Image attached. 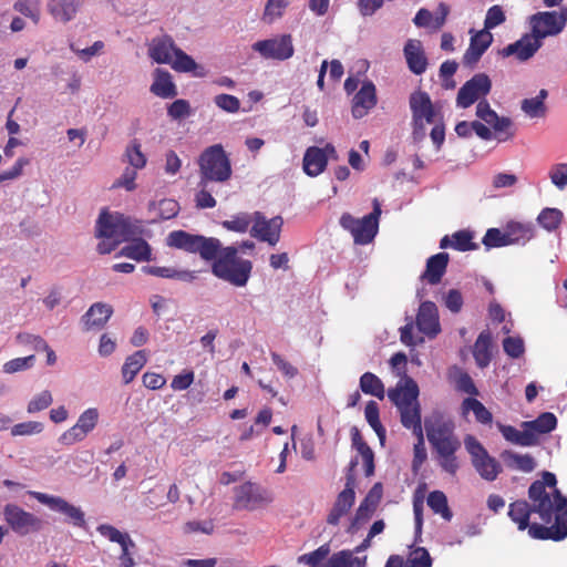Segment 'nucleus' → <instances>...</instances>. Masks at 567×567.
I'll use <instances>...</instances> for the list:
<instances>
[{"mask_svg": "<svg viewBox=\"0 0 567 567\" xmlns=\"http://www.w3.org/2000/svg\"><path fill=\"white\" fill-rule=\"evenodd\" d=\"M252 221V218L247 213H239L231 217L229 220H224L221 226L230 231L235 233H246Z\"/></svg>", "mask_w": 567, "mask_h": 567, "instance_id": "50", "label": "nucleus"}, {"mask_svg": "<svg viewBox=\"0 0 567 567\" xmlns=\"http://www.w3.org/2000/svg\"><path fill=\"white\" fill-rule=\"evenodd\" d=\"M458 64L454 60H446L440 66V78L445 89H454L455 81L452 79L456 73Z\"/></svg>", "mask_w": 567, "mask_h": 567, "instance_id": "59", "label": "nucleus"}, {"mask_svg": "<svg viewBox=\"0 0 567 567\" xmlns=\"http://www.w3.org/2000/svg\"><path fill=\"white\" fill-rule=\"evenodd\" d=\"M99 421V412L95 408L85 410L78 419L75 425H78L86 435L92 432Z\"/></svg>", "mask_w": 567, "mask_h": 567, "instance_id": "55", "label": "nucleus"}, {"mask_svg": "<svg viewBox=\"0 0 567 567\" xmlns=\"http://www.w3.org/2000/svg\"><path fill=\"white\" fill-rule=\"evenodd\" d=\"M16 341L18 344L23 346V347H29L30 349H32L37 352H40V351H42V349L47 348V341L42 337L31 334L28 332L19 333L16 337Z\"/></svg>", "mask_w": 567, "mask_h": 567, "instance_id": "57", "label": "nucleus"}, {"mask_svg": "<svg viewBox=\"0 0 567 567\" xmlns=\"http://www.w3.org/2000/svg\"><path fill=\"white\" fill-rule=\"evenodd\" d=\"M112 315V306L104 302H95L82 317L83 329L85 331L101 330L105 327Z\"/></svg>", "mask_w": 567, "mask_h": 567, "instance_id": "24", "label": "nucleus"}, {"mask_svg": "<svg viewBox=\"0 0 567 567\" xmlns=\"http://www.w3.org/2000/svg\"><path fill=\"white\" fill-rule=\"evenodd\" d=\"M151 92L162 99H172L177 95L176 85L168 71L162 69L155 70Z\"/></svg>", "mask_w": 567, "mask_h": 567, "instance_id": "29", "label": "nucleus"}, {"mask_svg": "<svg viewBox=\"0 0 567 567\" xmlns=\"http://www.w3.org/2000/svg\"><path fill=\"white\" fill-rule=\"evenodd\" d=\"M449 260L450 257L447 252H439L436 255L431 256L426 260V267L424 272L421 275V280H425L430 285L440 284L442 277L446 272Z\"/></svg>", "mask_w": 567, "mask_h": 567, "instance_id": "26", "label": "nucleus"}, {"mask_svg": "<svg viewBox=\"0 0 567 567\" xmlns=\"http://www.w3.org/2000/svg\"><path fill=\"white\" fill-rule=\"evenodd\" d=\"M234 492V508L237 511H254L269 502L264 492L250 482L236 486Z\"/></svg>", "mask_w": 567, "mask_h": 567, "instance_id": "17", "label": "nucleus"}, {"mask_svg": "<svg viewBox=\"0 0 567 567\" xmlns=\"http://www.w3.org/2000/svg\"><path fill=\"white\" fill-rule=\"evenodd\" d=\"M491 127L494 130L495 138L498 142L509 141L516 134L514 123H513L512 118H509L507 116H497V120L495 122H493Z\"/></svg>", "mask_w": 567, "mask_h": 567, "instance_id": "46", "label": "nucleus"}, {"mask_svg": "<svg viewBox=\"0 0 567 567\" xmlns=\"http://www.w3.org/2000/svg\"><path fill=\"white\" fill-rule=\"evenodd\" d=\"M427 505L434 514L441 515L445 520L452 519V511L447 504V497L442 491H433L427 496Z\"/></svg>", "mask_w": 567, "mask_h": 567, "instance_id": "42", "label": "nucleus"}, {"mask_svg": "<svg viewBox=\"0 0 567 567\" xmlns=\"http://www.w3.org/2000/svg\"><path fill=\"white\" fill-rule=\"evenodd\" d=\"M199 185L205 183H225L233 174L231 162L221 144L205 148L198 158Z\"/></svg>", "mask_w": 567, "mask_h": 567, "instance_id": "6", "label": "nucleus"}, {"mask_svg": "<svg viewBox=\"0 0 567 567\" xmlns=\"http://www.w3.org/2000/svg\"><path fill=\"white\" fill-rule=\"evenodd\" d=\"M147 362V354L145 350L135 351L128 355L122 367V377L124 384L131 383L136 374Z\"/></svg>", "mask_w": 567, "mask_h": 567, "instance_id": "36", "label": "nucleus"}, {"mask_svg": "<svg viewBox=\"0 0 567 567\" xmlns=\"http://www.w3.org/2000/svg\"><path fill=\"white\" fill-rule=\"evenodd\" d=\"M497 426L504 439L513 444L519 446H534L537 444V437L527 427H523V431H519L513 425L499 423Z\"/></svg>", "mask_w": 567, "mask_h": 567, "instance_id": "32", "label": "nucleus"}, {"mask_svg": "<svg viewBox=\"0 0 567 567\" xmlns=\"http://www.w3.org/2000/svg\"><path fill=\"white\" fill-rule=\"evenodd\" d=\"M3 515L10 528L19 535H28L31 532H37L42 525L39 517L14 504L6 505Z\"/></svg>", "mask_w": 567, "mask_h": 567, "instance_id": "15", "label": "nucleus"}, {"mask_svg": "<svg viewBox=\"0 0 567 567\" xmlns=\"http://www.w3.org/2000/svg\"><path fill=\"white\" fill-rule=\"evenodd\" d=\"M461 412L463 416L473 412L476 422L480 424L491 426L493 423L492 412L475 398H465L461 404Z\"/></svg>", "mask_w": 567, "mask_h": 567, "instance_id": "35", "label": "nucleus"}, {"mask_svg": "<svg viewBox=\"0 0 567 567\" xmlns=\"http://www.w3.org/2000/svg\"><path fill=\"white\" fill-rule=\"evenodd\" d=\"M561 219L563 213L557 208H544L537 217L539 225L549 231L557 229Z\"/></svg>", "mask_w": 567, "mask_h": 567, "instance_id": "49", "label": "nucleus"}, {"mask_svg": "<svg viewBox=\"0 0 567 567\" xmlns=\"http://www.w3.org/2000/svg\"><path fill=\"white\" fill-rule=\"evenodd\" d=\"M82 3L83 0H49L48 9L54 19L68 22L75 17Z\"/></svg>", "mask_w": 567, "mask_h": 567, "instance_id": "30", "label": "nucleus"}, {"mask_svg": "<svg viewBox=\"0 0 567 567\" xmlns=\"http://www.w3.org/2000/svg\"><path fill=\"white\" fill-rule=\"evenodd\" d=\"M508 245H519L529 241L534 237L530 225L511 221L505 227Z\"/></svg>", "mask_w": 567, "mask_h": 567, "instance_id": "39", "label": "nucleus"}, {"mask_svg": "<svg viewBox=\"0 0 567 567\" xmlns=\"http://www.w3.org/2000/svg\"><path fill=\"white\" fill-rule=\"evenodd\" d=\"M364 416L369 425L374 430L381 443L385 440V429L380 421L379 405L375 401H369L365 405Z\"/></svg>", "mask_w": 567, "mask_h": 567, "instance_id": "45", "label": "nucleus"}, {"mask_svg": "<svg viewBox=\"0 0 567 567\" xmlns=\"http://www.w3.org/2000/svg\"><path fill=\"white\" fill-rule=\"evenodd\" d=\"M549 177L551 183L559 189L567 185V164H556L550 168Z\"/></svg>", "mask_w": 567, "mask_h": 567, "instance_id": "64", "label": "nucleus"}, {"mask_svg": "<svg viewBox=\"0 0 567 567\" xmlns=\"http://www.w3.org/2000/svg\"><path fill=\"white\" fill-rule=\"evenodd\" d=\"M128 241L131 243L118 251V256L131 258L136 261H148L151 259L152 249L146 240L134 236Z\"/></svg>", "mask_w": 567, "mask_h": 567, "instance_id": "33", "label": "nucleus"}, {"mask_svg": "<svg viewBox=\"0 0 567 567\" xmlns=\"http://www.w3.org/2000/svg\"><path fill=\"white\" fill-rule=\"evenodd\" d=\"M381 213V205L378 199H374L373 210L370 214L362 218H355L350 213H343L339 223L344 230L352 235L354 244L368 245L378 234Z\"/></svg>", "mask_w": 567, "mask_h": 567, "instance_id": "7", "label": "nucleus"}, {"mask_svg": "<svg viewBox=\"0 0 567 567\" xmlns=\"http://www.w3.org/2000/svg\"><path fill=\"white\" fill-rule=\"evenodd\" d=\"M471 39L470 45L462 58V63L465 66L474 68L485 51L491 47L493 42V34L487 30L475 31L470 30Z\"/></svg>", "mask_w": 567, "mask_h": 567, "instance_id": "19", "label": "nucleus"}, {"mask_svg": "<svg viewBox=\"0 0 567 567\" xmlns=\"http://www.w3.org/2000/svg\"><path fill=\"white\" fill-rule=\"evenodd\" d=\"M530 33L543 43L547 37L559 34L567 23V8L559 11H539L528 18Z\"/></svg>", "mask_w": 567, "mask_h": 567, "instance_id": "10", "label": "nucleus"}, {"mask_svg": "<svg viewBox=\"0 0 567 567\" xmlns=\"http://www.w3.org/2000/svg\"><path fill=\"white\" fill-rule=\"evenodd\" d=\"M282 225L284 219L281 216L266 219L261 213L256 212L251 235L261 241H267L269 245L275 246L280 239Z\"/></svg>", "mask_w": 567, "mask_h": 567, "instance_id": "18", "label": "nucleus"}, {"mask_svg": "<svg viewBox=\"0 0 567 567\" xmlns=\"http://www.w3.org/2000/svg\"><path fill=\"white\" fill-rule=\"evenodd\" d=\"M548 96V91L542 89L537 96L524 99L520 103L522 111L530 118L545 117L547 114V106L545 100Z\"/></svg>", "mask_w": 567, "mask_h": 567, "instance_id": "38", "label": "nucleus"}, {"mask_svg": "<svg viewBox=\"0 0 567 567\" xmlns=\"http://www.w3.org/2000/svg\"><path fill=\"white\" fill-rule=\"evenodd\" d=\"M167 114L172 120H183L192 114L190 104L187 100H175L167 109Z\"/></svg>", "mask_w": 567, "mask_h": 567, "instance_id": "60", "label": "nucleus"}, {"mask_svg": "<svg viewBox=\"0 0 567 567\" xmlns=\"http://www.w3.org/2000/svg\"><path fill=\"white\" fill-rule=\"evenodd\" d=\"M379 502L380 494H377L374 497L373 491H370L368 495L364 497V499L360 503L359 507L357 508L355 514L351 519L348 532L354 533L363 523L368 522L372 514L375 512Z\"/></svg>", "mask_w": 567, "mask_h": 567, "instance_id": "27", "label": "nucleus"}, {"mask_svg": "<svg viewBox=\"0 0 567 567\" xmlns=\"http://www.w3.org/2000/svg\"><path fill=\"white\" fill-rule=\"evenodd\" d=\"M167 245L189 254H198L205 261L212 262V274L235 287L247 285L252 262L238 257L236 246L223 247L216 237L195 235L185 230H174L167 236Z\"/></svg>", "mask_w": 567, "mask_h": 567, "instance_id": "2", "label": "nucleus"}, {"mask_svg": "<svg viewBox=\"0 0 567 567\" xmlns=\"http://www.w3.org/2000/svg\"><path fill=\"white\" fill-rule=\"evenodd\" d=\"M359 386L364 394L375 396L379 400L384 399V384L382 380L372 372H365L360 377Z\"/></svg>", "mask_w": 567, "mask_h": 567, "instance_id": "40", "label": "nucleus"}, {"mask_svg": "<svg viewBox=\"0 0 567 567\" xmlns=\"http://www.w3.org/2000/svg\"><path fill=\"white\" fill-rule=\"evenodd\" d=\"M404 56L410 71L416 75H421L426 71L427 58L422 48L420 40L410 39L403 49Z\"/></svg>", "mask_w": 567, "mask_h": 567, "instance_id": "25", "label": "nucleus"}, {"mask_svg": "<svg viewBox=\"0 0 567 567\" xmlns=\"http://www.w3.org/2000/svg\"><path fill=\"white\" fill-rule=\"evenodd\" d=\"M540 48L542 42H538L537 39L529 32L525 33L519 40L504 47L499 51V54L503 58L515 55L518 61L525 62L532 59Z\"/></svg>", "mask_w": 567, "mask_h": 567, "instance_id": "20", "label": "nucleus"}, {"mask_svg": "<svg viewBox=\"0 0 567 567\" xmlns=\"http://www.w3.org/2000/svg\"><path fill=\"white\" fill-rule=\"evenodd\" d=\"M44 426L41 422L38 421H28L13 425L11 427L12 436H25L39 434L43 431Z\"/></svg>", "mask_w": 567, "mask_h": 567, "instance_id": "58", "label": "nucleus"}, {"mask_svg": "<svg viewBox=\"0 0 567 567\" xmlns=\"http://www.w3.org/2000/svg\"><path fill=\"white\" fill-rule=\"evenodd\" d=\"M30 495L39 503L50 507L52 511L63 514L65 516V522L69 524L80 528L85 527V514L80 507L70 504L60 496H53L41 492H30Z\"/></svg>", "mask_w": 567, "mask_h": 567, "instance_id": "13", "label": "nucleus"}, {"mask_svg": "<svg viewBox=\"0 0 567 567\" xmlns=\"http://www.w3.org/2000/svg\"><path fill=\"white\" fill-rule=\"evenodd\" d=\"M148 55L156 63L169 64L177 72H195L198 68L194 59L177 48L168 34L152 39Z\"/></svg>", "mask_w": 567, "mask_h": 567, "instance_id": "5", "label": "nucleus"}, {"mask_svg": "<svg viewBox=\"0 0 567 567\" xmlns=\"http://www.w3.org/2000/svg\"><path fill=\"white\" fill-rule=\"evenodd\" d=\"M483 244L486 248L508 246L506 230H501L498 228L487 229L485 236L483 237Z\"/></svg>", "mask_w": 567, "mask_h": 567, "instance_id": "54", "label": "nucleus"}, {"mask_svg": "<svg viewBox=\"0 0 567 567\" xmlns=\"http://www.w3.org/2000/svg\"><path fill=\"white\" fill-rule=\"evenodd\" d=\"M440 247L453 248L458 251H468L477 248V244L473 243V233L470 230H458L450 238L447 235L444 236L440 241Z\"/></svg>", "mask_w": 567, "mask_h": 567, "instance_id": "34", "label": "nucleus"}, {"mask_svg": "<svg viewBox=\"0 0 567 567\" xmlns=\"http://www.w3.org/2000/svg\"><path fill=\"white\" fill-rule=\"evenodd\" d=\"M327 158L323 150L317 146H310L303 155V171L308 176L316 177L327 167Z\"/></svg>", "mask_w": 567, "mask_h": 567, "instance_id": "28", "label": "nucleus"}, {"mask_svg": "<svg viewBox=\"0 0 567 567\" xmlns=\"http://www.w3.org/2000/svg\"><path fill=\"white\" fill-rule=\"evenodd\" d=\"M473 357L478 368H486L492 361V334L483 330L473 347Z\"/></svg>", "mask_w": 567, "mask_h": 567, "instance_id": "31", "label": "nucleus"}, {"mask_svg": "<svg viewBox=\"0 0 567 567\" xmlns=\"http://www.w3.org/2000/svg\"><path fill=\"white\" fill-rule=\"evenodd\" d=\"M141 230L122 214L103 210L96 221V237L124 243L138 236Z\"/></svg>", "mask_w": 567, "mask_h": 567, "instance_id": "8", "label": "nucleus"}, {"mask_svg": "<svg viewBox=\"0 0 567 567\" xmlns=\"http://www.w3.org/2000/svg\"><path fill=\"white\" fill-rule=\"evenodd\" d=\"M13 9L30 18L34 23H38L40 20L39 0H17Z\"/></svg>", "mask_w": 567, "mask_h": 567, "instance_id": "52", "label": "nucleus"}, {"mask_svg": "<svg viewBox=\"0 0 567 567\" xmlns=\"http://www.w3.org/2000/svg\"><path fill=\"white\" fill-rule=\"evenodd\" d=\"M403 567H432V558L424 547H417L410 553Z\"/></svg>", "mask_w": 567, "mask_h": 567, "instance_id": "51", "label": "nucleus"}, {"mask_svg": "<svg viewBox=\"0 0 567 567\" xmlns=\"http://www.w3.org/2000/svg\"><path fill=\"white\" fill-rule=\"evenodd\" d=\"M492 90V81L486 73H476L466 81L458 90L456 104L458 107L467 109L475 102L485 100Z\"/></svg>", "mask_w": 567, "mask_h": 567, "instance_id": "11", "label": "nucleus"}, {"mask_svg": "<svg viewBox=\"0 0 567 567\" xmlns=\"http://www.w3.org/2000/svg\"><path fill=\"white\" fill-rule=\"evenodd\" d=\"M358 461L352 460L349 464V473L347 474V482L343 491H341L336 502L332 505L328 516L327 523L332 526H337L340 523V519L349 513L351 507L355 501V492H354V476L352 471L357 466Z\"/></svg>", "mask_w": 567, "mask_h": 567, "instance_id": "12", "label": "nucleus"}, {"mask_svg": "<svg viewBox=\"0 0 567 567\" xmlns=\"http://www.w3.org/2000/svg\"><path fill=\"white\" fill-rule=\"evenodd\" d=\"M427 441L437 454V462L442 470L455 475L460 465L456 452L461 449V441L455 434V424L442 414H434L424 422Z\"/></svg>", "mask_w": 567, "mask_h": 567, "instance_id": "3", "label": "nucleus"}, {"mask_svg": "<svg viewBox=\"0 0 567 567\" xmlns=\"http://www.w3.org/2000/svg\"><path fill=\"white\" fill-rule=\"evenodd\" d=\"M417 329L429 338H435L441 332L439 310L434 302L423 301L416 315Z\"/></svg>", "mask_w": 567, "mask_h": 567, "instance_id": "21", "label": "nucleus"}, {"mask_svg": "<svg viewBox=\"0 0 567 567\" xmlns=\"http://www.w3.org/2000/svg\"><path fill=\"white\" fill-rule=\"evenodd\" d=\"M377 102L375 85L371 81L363 82L352 99V116L358 120L364 117L377 105Z\"/></svg>", "mask_w": 567, "mask_h": 567, "instance_id": "22", "label": "nucleus"}, {"mask_svg": "<svg viewBox=\"0 0 567 567\" xmlns=\"http://www.w3.org/2000/svg\"><path fill=\"white\" fill-rule=\"evenodd\" d=\"M501 456L509 467H514L525 473L533 472L536 467V462L529 454L522 455L506 450L502 452Z\"/></svg>", "mask_w": 567, "mask_h": 567, "instance_id": "41", "label": "nucleus"}, {"mask_svg": "<svg viewBox=\"0 0 567 567\" xmlns=\"http://www.w3.org/2000/svg\"><path fill=\"white\" fill-rule=\"evenodd\" d=\"M464 444L471 456L472 465L480 476L487 482L495 481L503 471L501 463L491 456L482 443L473 435H467L464 439Z\"/></svg>", "mask_w": 567, "mask_h": 567, "instance_id": "9", "label": "nucleus"}, {"mask_svg": "<svg viewBox=\"0 0 567 567\" xmlns=\"http://www.w3.org/2000/svg\"><path fill=\"white\" fill-rule=\"evenodd\" d=\"M330 553H331L330 544L326 543V544L319 546L313 551L300 555L297 558V561H298V564H305V565H308L309 567H323L324 564H322V561L324 559L328 560V558L330 557L329 556Z\"/></svg>", "mask_w": 567, "mask_h": 567, "instance_id": "44", "label": "nucleus"}, {"mask_svg": "<svg viewBox=\"0 0 567 567\" xmlns=\"http://www.w3.org/2000/svg\"><path fill=\"white\" fill-rule=\"evenodd\" d=\"M288 6V0H267L262 14V21L266 23H272L275 20L282 17Z\"/></svg>", "mask_w": 567, "mask_h": 567, "instance_id": "48", "label": "nucleus"}, {"mask_svg": "<svg viewBox=\"0 0 567 567\" xmlns=\"http://www.w3.org/2000/svg\"><path fill=\"white\" fill-rule=\"evenodd\" d=\"M124 156L133 169H141L146 165V156L142 152L141 143L137 140H133L127 145Z\"/></svg>", "mask_w": 567, "mask_h": 567, "instance_id": "47", "label": "nucleus"}, {"mask_svg": "<svg viewBox=\"0 0 567 567\" xmlns=\"http://www.w3.org/2000/svg\"><path fill=\"white\" fill-rule=\"evenodd\" d=\"M557 426V417L551 412H544L533 421H525L522 427H527L535 437L538 439L540 434H547L554 431Z\"/></svg>", "mask_w": 567, "mask_h": 567, "instance_id": "37", "label": "nucleus"}, {"mask_svg": "<svg viewBox=\"0 0 567 567\" xmlns=\"http://www.w3.org/2000/svg\"><path fill=\"white\" fill-rule=\"evenodd\" d=\"M409 103L412 112V120L420 121L424 124H435L439 122L436 121L437 113L426 92L416 91L412 93Z\"/></svg>", "mask_w": 567, "mask_h": 567, "instance_id": "23", "label": "nucleus"}, {"mask_svg": "<svg viewBox=\"0 0 567 567\" xmlns=\"http://www.w3.org/2000/svg\"><path fill=\"white\" fill-rule=\"evenodd\" d=\"M214 102L219 109L228 113H236L240 109V101L230 94H218L215 96Z\"/></svg>", "mask_w": 567, "mask_h": 567, "instance_id": "63", "label": "nucleus"}, {"mask_svg": "<svg viewBox=\"0 0 567 567\" xmlns=\"http://www.w3.org/2000/svg\"><path fill=\"white\" fill-rule=\"evenodd\" d=\"M35 362L34 354H30L28 357L23 358H16L12 360H9L3 364V372L8 374H12L16 372L24 371L33 367Z\"/></svg>", "mask_w": 567, "mask_h": 567, "instance_id": "53", "label": "nucleus"}, {"mask_svg": "<svg viewBox=\"0 0 567 567\" xmlns=\"http://www.w3.org/2000/svg\"><path fill=\"white\" fill-rule=\"evenodd\" d=\"M530 503L517 499L508 506V517L518 530L534 539L563 540L567 537V497L557 488L556 475L545 471L528 488Z\"/></svg>", "mask_w": 567, "mask_h": 567, "instance_id": "1", "label": "nucleus"}, {"mask_svg": "<svg viewBox=\"0 0 567 567\" xmlns=\"http://www.w3.org/2000/svg\"><path fill=\"white\" fill-rule=\"evenodd\" d=\"M323 567H364V561L353 556L350 550H340L332 554Z\"/></svg>", "mask_w": 567, "mask_h": 567, "instance_id": "43", "label": "nucleus"}, {"mask_svg": "<svg viewBox=\"0 0 567 567\" xmlns=\"http://www.w3.org/2000/svg\"><path fill=\"white\" fill-rule=\"evenodd\" d=\"M96 530L110 542L121 546L122 553L118 557L120 567L135 566L132 549L136 547V544L127 533H122L110 524H101L97 526Z\"/></svg>", "mask_w": 567, "mask_h": 567, "instance_id": "16", "label": "nucleus"}, {"mask_svg": "<svg viewBox=\"0 0 567 567\" xmlns=\"http://www.w3.org/2000/svg\"><path fill=\"white\" fill-rule=\"evenodd\" d=\"M419 393V385L412 378H406L403 385L398 384L388 391V398L400 412L402 425L416 436L423 433Z\"/></svg>", "mask_w": 567, "mask_h": 567, "instance_id": "4", "label": "nucleus"}, {"mask_svg": "<svg viewBox=\"0 0 567 567\" xmlns=\"http://www.w3.org/2000/svg\"><path fill=\"white\" fill-rule=\"evenodd\" d=\"M52 401L53 399L50 391H42L28 403L27 411L30 414L40 412L49 408L52 404Z\"/></svg>", "mask_w": 567, "mask_h": 567, "instance_id": "61", "label": "nucleus"}, {"mask_svg": "<svg viewBox=\"0 0 567 567\" xmlns=\"http://www.w3.org/2000/svg\"><path fill=\"white\" fill-rule=\"evenodd\" d=\"M252 50L258 52L264 59L277 61H286L295 53L290 34H281L272 39L257 41L252 44Z\"/></svg>", "mask_w": 567, "mask_h": 567, "instance_id": "14", "label": "nucleus"}, {"mask_svg": "<svg viewBox=\"0 0 567 567\" xmlns=\"http://www.w3.org/2000/svg\"><path fill=\"white\" fill-rule=\"evenodd\" d=\"M506 17L503 8L498 4H494L486 12V17L484 20V30L491 31L492 29L504 23Z\"/></svg>", "mask_w": 567, "mask_h": 567, "instance_id": "56", "label": "nucleus"}, {"mask_svg": "<svg viewBox=\"0 0 567 567\" xmlns=\"http://www.w3.org/2000/svg\"><path fill=\"white\" fill-rule=\"evenodd\" d=\"M503 349L505 353L513 359L519 358L525 351L523 340L515 337L505 338L503 340Z\"/></svg>", "mask_w": 567, "mask_h": 567, "instance_id": "62", "label": "nucleus"}]
</instances>
